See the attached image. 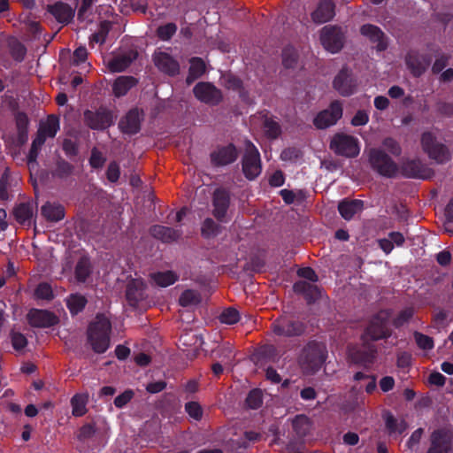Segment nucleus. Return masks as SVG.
<instances>
[{"label":"nucleus","instance_id":"1","mask_svg":"<svg viewBox=\"0 0 453 453\" xmlns=\"http://www.w3.org/2000/svg\"><path fill=\"white\" fill-rule=\"evenodd\" d=\"M111 325L107 317L97 315L88 329V343L96 353H104L110 347Z\"/></svg>","mask_w":453,"mask_h":453},{"label":"nucleus","instance_id":"2","mask_svg":"<svg viewBox=\"0 0 453 453\" xmlns=\"http://www.w3.org/2000/svg\"><path fill=\"white\" fill-rule=\"evenodd\" d=\"M326 348L322 343H309L302 351L299 365L305 374H314L323 365L326 358Z\"/></svg>","mask_w":453,"mask_h":453},{"label":"nucleus","instance_id":"3","mask_svg":"<svg viewBox=\"0 0 453 453\" xmlns=\"http://www.w3.org/2000/svg\"><path fill=\"white\" fill-rule=\"evenodd\" d=\"M59 130V121L55 116H49L44 121H42L37 132L35 139L32 142V146L28 154V165L32 166L36 163L41 147L43 145L47 138H53Z\"/></svg>","mask_w":453,"mask_h":453},{"label":"nucleus","instance_id":"4","mask_svg":"<svg viewBox=\"0 0 453 453\" xmlns=\"http://www.w3.org/2000/svg\"><path fill=\"white\" fill-rule=\"evenodd\" d=\"M420 145L424 153L437 163H445L450 159L448 148L441 142L435 131H426L421 134Z\"/></svg>","mask_w":453,"mask_h":453},{"label":"nucleus","instance_id":"5","mask_svg":"<svg viewBox=\"0 0 453 453\" xmlns=\"http://www.w3.org/2000/svg\"><path fill=\"white\" fill-rule=\"evenodd\" d=\"M242 172L249 180L256 179L262 171L260 154L256 146L250 141L244 142V152L242 158Z\"/></svg>","mask_w":453,"mask_h":453},{"label":"nucleus","instance_id":"6","mask_svg":"<svg viewBox=\"0 0 453 453\" xmlns=\"http://www.w3.org/2000/svg\"><path fill=\"white\" fill-rule=\"evenodd\" d=\"M368 160L371 167L380 175L392 177L398 172L397 165L381 149H371L368 152Z\"/></svg>","mask_w":453,"mask_h":453},{"label":"nucleus","instance_id":"7","mask_svg":"<svg viewBox=\"0 0 453 453\" xmlns=\"http://www.w3.org/2000/svg\"><path fill=\"white\" fill-rule=\"evenodd\" d=\"M330 148L335 153L347 157H357L360 152L357 138L347 134H336L331 141Z\"/></svg>","mask_w":453,"mask_h":453},{"label":"nucleus","instance_id":"8","mask_svg":"<svg viewBox=\"0 0 453 453\" xmlns=\"http://www.w3.org/2000/svg\"><path fill=\"white\" fill-rule=\"evenodd\" d=\"M116 116L111 111L99 109L97 111H87L84 113L86 124L92 129L103 130L111 127Z\"/></svg>","mask_w":453,"mask_h":453},{"label":"nucleus","instance_id":"9","mask_svg":"<svg viewBox=\"0 0 453 453\" xmlns=\"http://www.w3.org/2000/svg\"><path fill=\"white\" fill-rule=\"evenodd\" d=\"M320 42L329 52H338L343 45V34L339 27L326 26L320 30Z\"/></svg>","mask_w":453,"mask_h":453},{"label":"nucleus","instance_id":"10","mask_svg":"<svg viewBox=\"0 0 453 453\" xmlns=\"http://www.w3.org/2000/svg\"><path fill=\"white\" fill-rule=\"evenodd\" d=\"M342 116V106L338 101H335L327 109L318 113L313 123L317 128L325 129L334 125Z\"/></svg>","mask_w":453,"mask_h":453},{"label":"nucleus","instance_id":"11","mask_svg":"<svg viewBox=\"0 0 453 453\" xmlns=\"http://www.w3.org/2000/svg\"><path fill=\"white\" fill-rule=\"evenodd\" d=\"M388 318L389 314L385 311H380L376 317H374L366 329L365 334L364 335V341L365 342L366 338L375 341L389 335L388 328Z\"/></svg>","mask_w":453,"mask_h":453},{"label":"nucleus","instance_id":"12","mask_svg":"<svg viewBox=\"0 0 453 453\" xmlns=\"http://www.w3.org/2000/svg\"><path fill=\"white\" fill-rule=\"evenodd\" d=\"M193 91L199 101L207 104H218L222 99L220 90L209 82L197 83Z\"/></svg>","mask_w":453,"mask_h":453},{"label":"nucleus","instance_id":"13","mask_svg":"<svg viewBox=\"0 0 453 453\" xmlns=\"http://www.w3.org/2000/svg\"><path fill=\"white\" fill-rule=\"evenodd\" d=\"M403 174L410 178L428 179L432 176V170L420 159H407L402 164Z\"/></svg>","mask_w":453,"mask_h":453},{"label":"nucleus","instance_id":"14","mask_svg":"<svg viewBox=\"0 0 453 453\" xmlns=\"http://www.w3.org/2000/svg\"><path fill=\"white\" fill-rule=\"evenodd\" d=\"M426 453H453L452 434L441 430L434 432Z\"/></svg>","mask_w":453,"mask_h":453},{"label":"nucleus","instance_id":"15","mask_svg":"<svg viewBox=\"0 0 453 453\" xmlns=\"http://www.w3.org/2000/svg\"><path fill=\"white\" fill-rule=\"evenodd\" d=\"M136 57L137 53L130 50L127 52L110 57L104 62L111 73H120L125 71Z\"/></svg>","mask_w":453,"mask_h":453},{"label":"nucleus","instance_id":"16","mask_svg":"<svg viewBox=\"0 0 453 453\" xmlns=\"http://www.w3.org/2000/svg\"><path fill=\"white\" fill-rule=\"evenodd\" d=\"M360 33L363 36L374 44L377 50H384L388 47V40L380 28L374 25L366 24L361 27Z\"/></svg>","mask_w":453,"mask_h":453},{"label":"nucleus","instance_id":"17","mask_svg":"<svg viewBox=\"0 0 453 453\" xmlns=\"http://www.w3.org/2000/svg\"><path fill=\"white\" fill-rule=\"evenodd\" d=\"M273 331L279 336H293L301 334L303 326L288 318H280L273 324Z\"/></svg>","mask_w":453,"mask_h":453},{"label":"nucleus","instance_id":"18","mask_svg":"<svg viewBox=\"0 0 453 453\" xmlns=\"http://www.w3.org/2000/svg\"><path fill=\"white\" fill-rule=\"evenodd\" d=\"M29 324L35 327H49L58 322V318L50 311L33 309L27 314Z\"/></svg>","mask_w":453,"mask_h":453},{"label":"nucleus","instance_id":"19","mask_svg":"<svg viewBox=\"0 0 453 453\" xmlns=\"http://www.w3.org/2000/svg\"><path fill=\"white\" fill-rule=\"evenodd\" d=\"M155 65L163 73L169 75L179 73V63L168 53L163 51L155 52L153 56Z\"/></svg>","mask_w":453,"mask_h":453},{"label":"nucleus","instance_id":"20","mask_svg":"<svg viewBox=\"0 0 453 453\" xmlns=\"http://www.w3.org/2000/svg\"><path fill=\"white\" fill-rule=\"evenodd\" d=\"M334 88L344 96L353 94L357 88V82L351 76V73L346 70H342L334 81Z\"/></svg>","mask_w":453,"mask_h":453},{"label":"nucleus","instance_id":"21","mask_svg":"<svg viewBox=\"0 0 453 453\" xmlns=\"http://www.w3.org/2000/svg\"><path fill=\"white\" fill-rule=\"evenodd\" d=\"M142 113L133 109L119 121V128L126 134H135L140 130Z\"/></svg>","mask_w":453,"mask_h":453},{"label":"nucleus","instance_id":"22","mask_svg":"<svg viewBox=\"0 0 453 453\" xmlns=\"http://www.w3.org/2000/svg\"><path fill=\"white\" fill-rule=\"evenodd\" d=\"M431 63V58L425 54L411 52L406 58V64L415 76L421 75Z\"/></svg>","mask_w":453,"mask_h":453},{"label":"nucleus","instance_id":"23","mask_svg":"<svg viewBox=\"0 0 453 453\" xmlns=\"http://www.w3.org/2000/svg\"><path fill=\"white\" fill-rule=\"evenodd\" d=\"M334 16V5L330 0H321L311 13V19L316 24H323Z\"/></svg>","mask_w":453,"mask_h":453},{"label":"nucleus","instance_id":"24","mask_svg":"<svg viewBox=\"0 0 453 453\" xmlns=\"http://www.w3.org/2000/svg\"><path fill=\"white\" fill-rule=\"evenodd\" d=\"M144 282L142 279L136 278L129 280L127 286L126 297L131 306H135L143 298Z\"/></svg>","mask_w":453,"mask_h":453},{"label":"nucleus","instance_id":"25","mask_svg":"<svg viewBox=\"0 0 453 453\" xmlns=\"http://www.w3.org/2000/svg\"><path fill=\"white\" fill-rule=\"evenodd\" d=\"M229 205V195L224 189H217L213 195V215L222 220Z\"/></svg>","mask_w":453,"mask_h":453},{"label":"nucleus","instance_id":"26","mask_svg":"<svg viewBox=\"0 0 453 453\" xmlns=\"http://www.w3.org/2000/svg\"><path fill=\"white\" fill-rule=\"evenodd\" d=\"M237 157V150L233 144L222 147L211 154V159L216 165H225L234 162Z\"/></svg>","mask_w":453,"mask_h":453},{"label":"nucleus","instance_id":"27","mask_svg":"<svg viewBox=\"0 0 453 453\" xmlns=\"http://www.w3.org/2000/svg\"><path fill=\"white\" fill-rule=\"evenodd\" d=\"M363 350L357 349L356 348H351L349 349V356L351 360L355 363H361L364 365L370 364L372 362L375 356V349L372 346L367 345L364 346Z\"/></svg>","mask_w":453,"mask_h":453},{"label":"nucleus","instance_id":"28","mask_svg":"<svg viewBox=\"0 0 453 453\" xmlns=\"http://www.w3.org/2000/svg\"><path fill=\"white\" fill-rule=\"evenodd\" d=\"M363 205L360 200L342 201L339 203L338 210L344 219L349 220L363 210Z\"/></svg>","mask_w":453,"mask_h":453},{"label":"nucleus","instance_id":"29","mask_svg":"<svg viewBox=\"0 0 453 453\" xmlns=\"http://www.w3.org/2000/svg\"><path fill=\"white\" fill-rule=\"evenodd\" d=\"M33 203H22L14 209V216L20 224L30 225L35 213Z\"/></svg>","mask_w":453,"mask_h":453},{"label":"nucleus","instance_id":"30","mask_svg":"<svg viewBox=\"0 0 453 453\" xmlns=\"http://www.w3.org/2000/svg\"><path fill=\"white\" fill-rule=\"evenodd\" d=\"M262 129L268 139H277L281 134V127L275 118L268 115L262 117Z\"/></svg>","mask_w":453,"mask_h":453},{"label":"nucleus","instance_id":"31","mask_svg":"<svg viewBox=\"0 0 453 453\" xmlns=\"http://www.w3.org/2000/svg\"><path fill=\"white\" fill-rule=\"evenodd\" d=\"M296 293L303 294L308 302L315 301L320 295L319 288L313 283L301 280L294 285Z\"/></svg>","mask_w":453,"mask_h":453},{"label":"nucleus","instance_id":"32","mask_svg":"<svg viewBox=\"0 0 453 453\" xmlns=\"http://www.w3.org/2000/svg\"><path fill=\"white\" fill-rule=\"evenodd\" d=\"M50 12L60 23H68L73 17V9L63 3H57L50 6Z\"/></svg>","mask_w":453,"mask_h":453},{"label":"nucleus","instance_id":"33","mask_svg":"<svg viewBox=\"0 0 453 453\" xmlns=\"http://www.w3.org/2000/svg\"><path fill=\"white\" fill-rule=\"evenodd\" d=\"M137 81L132 76H119L112 85V91L115 96H122L136 84Z\"/></svg>","mask_w":453,"mask_h":453},{"label":"nucleus","instance_id":"34","mask_svg":"<svg viewBox=\"0 0 453 453\" xmlns=\"http://www.w3.org/2000/svg\"><path fill=\"white\" fill-rule=\"evenodd\" d=\"M150 233L154 237L163 242L175 241L180 235L178 230L164 226H154L151 227Z\"/></svg>","mask_w":453,"mask_h":453},{"label":"nucleus","instance_id":"35","mask_svg":"<svg viewBox=\"0 0 453 453\" xmlns=\"http://www.w3.org/2000/svg\"><path fill=\"white\" fill-rule=\"evenodd\" d=\"M41 211L42 216L50 221H58L65 217L64 207L60 204L47 203Z\"/></svg>","mask_w":453,"mask_h":453},{"label":"nucleus","instance_id":"36","mask_svg":"<svg viewBox=\"0 0 453 453\" xmlns=\"http://www.w3.org/2000/svg\"><path fill=\"white\" fill-rule=\"evenodd\" d=\"M178 278V275L173 271L157 272L151 274L153 282L162 288L173 285Z\"/></svg>","mask_w":453,"mask_h":453},{"label":"nucleus","instance_id":"37","mask_svg":"<svg viewBox=\"0 0 453 453\" xmlns=\"http://www.w3.org/2000/svg\"><path fill=\"white\" fill-rule=\"evenodd\" d=\"M88 395L87 394H76L71 399L72 413L73 416L81 417L87 412V403Z\"/></svg>","mask_w":453,"mask_h":453},{"label":"nucleus","instance_id":"38","mask_svg":"<svg viewBox=\"0 0 453 453\" xmlns=\"http://www.w3.org/2000/svg\"><path fill=\"white\" fill-rule=\"evenodd\" d=\"M205 72V64L199 58H193L190 59V66L188 75L187 77V82L192 83L194 81L201 77Z\"/></svg>","mask_w":453,"mask_h":453},{"label":"nucleus","instance_id":"39","mask_svg":"<svg viewBox=\"0 0 453 453\" xmlns=\"http://www.w3.org/2000/svg\"><path fill=\"white\" fill-rule=\"evenodd\" d=\"M384 418L390 434H401L407 429V424L403 419H396L390 413H387Z\"/></svg>","mask_w":453,"mask_h":453},{"label":"nucleus","instance_id":"40","mask_svg":"<svg viewBox=\"0 0 453 453\" xmlns=\"http://www.w3.org/2000/svg\"><path fill=\"white\" fill-rule=\"evenodd\" d=\"M66 303L71 313L77 314L85 307L87 300L80 294H73L67 298Z\"/></svg>","mask_w":453,"mask_h":453},{"label":"nucleus","instance_id":"41","mask_svg":"<svg viewBox=\"0 0 453 453\" xmlns=\"http://www.w3.org/2000/svg\"><path fill=\"white\" fill-rule=\"evenodd\" d=\"M293 427L298 435L304 436L311 429V421L304 415L296 416L293 420Z\"/></svg>","mask_w":453,"mask_h":453},{"label":"nucleus","instance_id":"42","mask_svg":"<svg viewBox=\"0 0 453 453\" xmlns=\"http://www.w3.org/2000/svg\"><path fill=\"white\" fill-rule=\"evenodd\" d=\"M201 297L200 295L191 289L185 290L180 297V304L181 306H191V305H196L200 303Z\"/></svg>","mask_w":453,"mask_h":453},{"label":"nucleus","instance_id":"43","mask_svg":"<svg viewBox=\"0 0 453 453\" xmlns=\"http://www.w3.org/2000/svg\"><path fill=\"white\" fill-rule=\"evenodd\" d=\"M90 273V264L88 258L82 257L77 264L75 268L76 279L84 282Z\"/></svg>","mask_w":453,"mask_h":453},{"label":"nucleus","instance_id":"44","mask_svg":"<svg viewBox=\"0 0 453 453\" xmlns=\"http://www.w3.org/2000/svg\"><path fill=\"white\" fill-rule=\"evenodd\" d=\"M216 355L221 358V361L225 364H230L233 360L234 354L233 350L232 344L230 342L223 343L218 350H216Z\"/></svg>","mask_w":453,"mask_h":453},{"label":"nucleus","instance_id":"45","mask_svg":"<svg viewBox=\"0 0 453 453\" xmlns=\"http://www.w3.org/2000/svg\"><path fill=\"white\" fill-rule=\"evenodd\" d=\"M111 23L109 21H103L100 23L99 30L95 33L90 38V43H104L105 38L110 31Z\"/></svg>","mask_w":453,"mask_h":453},{"label":"nucleus","instance_id":"46","mask_svg":"<svg viewBox=\"0 0 453 453\" xmlns=\"http://www.w3.org/2000/svg\"><path fill=\"white\" fill-rule=\"evenodd\" d=\"M241 317L237 310L234 308H227L222 311L219 319L222 323L233 325L240 320Z\"/></svg>","mask_w":453,"mask_h":453},{"label":"nucleus","instance_id":"47","mask_svg":"<svg viewBox=\"0 0 453 453\" xmlns=\"http://www.w3.org/2000/svg\"><path fill=\"white\" fill-rule=\"evenodd\" d=\"M177 26L174 23H167L157 28V36L163 41H168L176 33Z\"/></svg>","mask_w":453,"mask_h":453},{"label":"nucleus","instance_id":"48","mask_svg":"<svg viewBox=\"0 0 453 453\" xmlns=\"http://www.w3.org/2000/svg\"><path fill=\"white\" fill-rule=\"evenodd\" d=\"M185 410L188 416L195 420H200L203 417V409L197 402L191 401L187 403Z\"/></svg>","mask_w":453,"mask_h":453},{"label":"nucleus","instance_id":"49","mask_svg":"<svg viewBox=\"0 0 453 453\" xmlns=\"http://www.w3.org/2000/svg\"><path fill=\"white\" fill-rule=\"evenodd\" d=\"M201 231L204 237L210 238L219 233V226L211 219H206L203 222Z\"/></svg>","mask_w":453,"mask_h":453},{"label":"nucleus","instance_id":"50","mask_svg":"<svg viewBox=\"0 0 453 453\" xmlns=\"http://www.w3.org/2000/svg\"><path fill=\"white\" fill-rule=\"evenodd\" d=\"M381 150H388L393 156H399L402 152L401 146L399 143L393 138H386L382 142Z\"/></svg>","mask_w":453,"mask_h":453},{"label":"nucleus","instance_id":"51","mask_svg":"<svg viewBox=\"0 0 453 453\" xmlns=\"http://www.w3.org/2000/svg\"><path fill=\"white\" fill-rule=\"evenodd\" d=\"M414 338L417 345L420 349L424 350H430L434 348V341L430 336L416 332L414 334Z\"/></svg>","mask_w":453,"mask_h":453},{"label":"nucleus","instance_id":"52","mask_svg":"<svg viewBox=\"0 0 453 453\" xmlns=\"http://www.w3.org/2000/svg\"><path fill=\"white\" fill-rule=\"evenodd\" d=\"M246 403L251 409L260 407L262 404V392L258 389L250 391L246 398Z\"/></svg>","mask_w":453,"mask_h":453},{"label":"nucleus","instance_id":"53","mask_svg":"<svg viewBox=\"0 0 453 453\" xmlns=\"http://www.w3.org/2000/svg\"><path fill=\"white\" fill-rule=\"evenodd\" d=\"M297 55L295 50L286 49L282 54V63L286 68H293L296 64Z\"/></svg>","mask_w":453,"mask_h":453},{"label":"nucleus","instance_id":"54","mask_svg":"<svg viewBox=\"0 0 453 453\" xmlns=\"http://www.w3.org/2000/svg\"><path fill=\"white\" fill-rule=\"evenodd\" d=\"M36 298L50 300L53 297L51 287L47 283H41L35 291Z\"/></svg>","mask_w":453,"mask_h":453},{"label":"nucleus","instance_id":"55","mask_svg":"<svg viewBox=\"0 0 453 453\" xmlns=\"http://www.w3.org/2000/svg\"><path fill=\"white\" fill-rule=\"evenodd\" d=\"M369 121V114L365 110H359L351 119V125L354 127L365 126Z\"/></svg>","mask_w":453,"mask_h":453},{"label":"nucleus","instance_id":"56","mask_svg":"<svg viewBox=\"0 0 453 453\" xmlns=\"http://www.w3.org/2000/svg\"><path fill=\"white\" fill-rule=\"evenodd\" d=\"M414 314L413 308L408 307L403 309L399 315L395 319L394 324L395 326H401L406 323Z\"/></svg>","mask_w":453,"mask_h":453},{"label":"nucleus","instance_id":"57","mask_svg":"<svg viewBox=\"0 0 453 453\" xmlns=\"http://www.w3.org/2000/svg\"><path fill=\"white\" fill-rule=\"evenodd\" d=\"M11 336L12 346L16 350H20L27 346V341L22 334L12 332Z\"/></svg>","mask_w":453,"mask_h":453},{"label":"nucleus","instance_id":"58","mask_svg":"<svg viewBox=\"0 0 453 453\" xmlns=\"http://www.w3.org/2000/svg\"><path fill=\"white\" fill-rule=\"evenodd\" d=\"M423 434V429L418 428L415 430L408 440L406 446L410 450H413L419 443Z\"/></svg>","mask_w":453,"mask_h":453},{"label":"nucleus","instance_id":"59","mask_svg":"<svg viewBox=\"0 0 453 453\" xmlns=\"http://www.w3.org/2000/svg\"><path fill=\"white\" fill-rule=\"evenodd\" d=\"M223 82L225 84V86L227 88H230V89H238L241 88V81L232 75V74H226L223 76Z\"/></svg>","mask_w":453,"mask_h":453},{"label":"nucleus","instance_id":"60","mask_svg":"<svg viewBox=\"0 0 453 453\" xmlns=\"http://www.w3.org/2000/svg\"><path fill=\"white\" fill-rule=\"evenodd\" d=\"M106 174L110 181H117L120 174L119 166L118 165V164L115 162L111 163L107 168Z\"/></svg>","mask_w":453,"mask_h":453},{"label":"nucleus","instance_id":"61","mask_svg":"<svg viewBox=\"0 0 453 453\" xmlns=\"http://www.w3.org/2000/svg\"><path fill=\"white\" fill-rule=\"evenodd\" d=\"M134 394L131 390H127L121 395H118L114 400V404L118 408L125 406L133 397Z\"/></svg>","mask_w":453,"mask_h":453},{"label":"nucleus","instance_id":"62","mask_svg":"<svg viewBox=\"0 0 453 453\" xmlns=\"http://www.w3.org/2000/svg\"><path fill=\"white\" fill-rule=\"evenodd\" d=\"M8 181H9L8 175L4 174L0 180V199H2V200L9 199V194H8L9 182Z\"/></svg>","mask_w":453,"mask_h":453},{"label":"nucleus","instance_id":"63","mask_svg":"<svg viewBox=\"0 0 453 453\" xmlns=\"http://www.w3.org/2000/svg\"><path fill=\"white\" fill-rule=\"evenodd\" d=\"M298 275L300 277H303L304 279L311 280V282H315L318 280V277H317L315 272L310 267L299 269Z\"/></svg>","mask_w":453,"mask_h":453},{"label":"nucleus","instance_id":"64","mask_svg":"<svg viewBox=\"0 0 453 453\" xmlns=\"http://www.w3.org/2000/svg\"><path fill=\"white\" fill-rule=\"evenodd\" d=\"M395 380L393 377L386 376L380 380V387L383 392H388L394 388Z\"/></svg>","mask_w":453,"mask_h":453}]
</instances>
